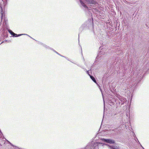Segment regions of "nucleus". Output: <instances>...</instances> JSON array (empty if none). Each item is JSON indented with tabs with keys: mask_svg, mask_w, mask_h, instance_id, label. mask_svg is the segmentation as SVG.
<instances>
[{
	"mask_svg": "<svg viewBox=\"0 0 149 149\" xmlns=\"http://www.w3.org/2000/svg\"><path fill=\"white\" fill-rule=\"evenodd\" d=\"M103 141L104 142L110 143H114L115 141L114 140L109 139H103Z\"/></svg>",
	"mask_w": 149,
	"mask_h": 149,
	"instance_id": "1",
	"label": "nucleus"
},
{
	"mask_svg": "<svg viewBox=\"0 0 149 149\" xmlns=\"http://www.w3.org/2000/svg\"><path fill=\"white\" fill-rule=\"evenodd\" d=\"M85 1L88 4H95L96 3V1L94 0H85Z\"/></svg>",
	"mask_w": 149,
	"mask_h": 149,
	"instance_id": "2",
	"label": "nucleus"
},
{
	"mask_svg": "<svg viewBox=\"0 0 149 149\" xmlns=\"http://www.w3.org/2000/svg\"><path fill=\"white\" fill-rule=\"evenodd\" d=\"M119 100L121 102V104H123L124 102L127 101V100L125 98L123 97H120Z\"/></svg>",
	"mask_w": 149,
	"mask_h": 149,
	"instance_id": "3",
	"label": "nucleus"
},
{
	"mask_svg": "<svg viewBox=\"0 0 149 149\" xmlns=\"http://www.w3.org/2000/svg\"><path fill=\"white\" fill-rule=\"evenodd\" d=\"M90 77L95 83L98 84L95 78L92 75H90Z\"/></svg>",
	"mask_w": 149,
	"mask_h": 149,
	"instance_id": "4",
	"label": "nucleus"
},
{
	"mask_svg": "<svg viewBox=\"0 0 149 149\" xmlns=\"http://www.w3.org/2000/svg\"><path fill=\"white\" fill-rule=\"evenodd\" d=\"M80 2L81 4V5H82V6L84 7V8H88V7L86 6V5H85L84 3L82 2L81 0H80Z\"/></svg>",
	"mask_w": 149,
	"mask_h": 149,
	"instance_id": "5",
	"label": "nucleus"
},
{
	"mask_svg": "<svg viewBox=\"0 0 149 149\" xmlns=\"http://www.w3.org/2000/svg\"><path fill=\"white\" fill-rule=\"evenodd\" d=\"M23 35H24V34H20L17 35L16 34H15V33H14L13 34V36L15 37H17L18 36H21Z\"/></svg>",
	"mask_w": 149,
	"mask_h": 149,
	"instance_id": "6",
	"label": "nucleus"
},
{
	"mask_svg": "<svg viewBox=\"0 0 149 149\" xmlns=\"http://www.w3.org/2000/svg\"><path fill=\"white\" fill-rule=\"evenodd\" d=\"M111 148L112 149H119V148L117 146H113L111 147Z\"/></svg>",
	"mask_w": 149,
	"mask_h": 149,
	"instance_id": "7",
	"label": "nucleus"
},
{
	"mask_svg": "<svg viewBox=\"0 0 149 149\" xmlns=\"http://www.w3.org/2000/svg\"><path fill=\"white\" fill-rule=\"evenodd\" d=\"M1 20H2V19H3V17L4 14H3V11L2 10V8H1Z\"/></svg>",
	"mask_w": 149,
	"mask_h": 149,
	"instance_id": "8",
	"label": "nucleus"
},
{
	"mask_svg": "<svg viewBox=\"0 0 149 149\" xmlns=\"http://www.w3.org/2000/svg\"><path fill=\"white\" fill-rule=\"evenodd\" d=\"M8 31L12 35H13V34L14 33L11 30H8Z\"/></svg>",
	"mask_w": 149,
	"mask_h": 149,
	"instance_id": "9",
	"label": "nucleus"
},
{
	"mask_svg": "<svg viewBox=\"0 0 149 149\" xmlns=\"http://www.w3.org/2000/svg\"><path fill=\"white\" fill-rule=\"evenodd\" d=\"M3 19H4V22H3V23L5 22V24H6V22L7 20V19H6L4 17Z\"/></svg>",
	"mask_w": 149,
	"mask_h": 149,
	"instance_id": "10",
	"label": "nucleus"
},
{
	"mask_svg": "<svg viewBox=\"0 0 149 149\" xmlns=\"http://www.w3.org/2000/svg\"><path fill=\"white\" fill-rule=\"evenodd\" d=\"M89 70L87 71L86 73L90 76V75H91L89 74Z\"/></svg>",
	"mask_w": 149,
	"mask_h": 149,
	"instance_id": "11",
	"label": "nucleus"
},
{
	"mask_svg": "<svg viewBox=\"0 0 149 149\" xmlns=\"http://www.w3.org/2000/svg\"><path fill=\"white\" fill-rule=\"evenodd\" d=\"M117 130V129H115L114 130H113L115 132H116V131Z\"/></svg>",
	"mask_w": 149,
	"mask_h": 149,
	"instance_id": "12",
	"label": "nucleus"
},
{
	"mask_svg": "<svg viewBox=\"0 0 149 149\" xmlns=\"http://www.w3.org/2000/svg\"><path fill=\"white\" fill-rule=\"evenodd\" d=\"M54 52H55L57 54H58L57 52L56 51H54Z\"/></svg>",
	"mask_w": 149,
	"mask_h": 149,
	"instance_id": "13",
	"label": "nucleus"
},
{
	"mask_svg": "<svg viewBox=\"0 0 149 149\" xmlns=\"http://www.w3.org/2000/svg\"><path fill=\"white\" fill-rule=\"evenodd\" d=\"M89 70L91 71V68Z\"/></svg>",
	"mask_w": 149,
	"mask_h": 149,
	"instance_id": "14",
	"label": "nucleus"
},
{
	"mask_svg": "<svg viewBox=\"0 0 149 149\" xmlns=\"http://www.w3.org/2000/svg\"><path fill=\"white\" fill-rule=\"evenodd\" d=\"M24 35H27V34H23Z\"/></svg>",
	"mask_w": 149,
	"mask_h": 149,
	"instance_id": "15",
	"label": "nucleus"
}]
</instances>
